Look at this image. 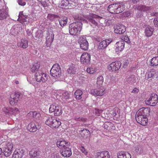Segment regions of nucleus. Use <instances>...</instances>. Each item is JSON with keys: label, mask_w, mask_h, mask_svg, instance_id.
I'll return each instance as SVG.
<instances>
[{"label": "nucleus", "mask_w": 158, "mask_h": 158, "mask_svg": "<svg viewBox=\"0 0 158 158\" xmlns=\"http://www.w3.org/2000/svg\"><path fill=\"white\" fill-rule=\"evenodd\" d=\"M158 97L157 94H153L145 100V104L148 105L155 106L158 102Z\"/></svg>", "instance_id": "nucleus-8"}, {"label": "nucleus", "mask_w": 158, "mask_h": 158, "mask_svg": "<svg viewBox=\"0 0 158 158\" xmlns=\"http://www.w3.org/2000/svg\"><path fill=\"white\" fill-rule=\"evenodd\" d=\"M17 45L23 48H26L28 46V41L25 38L22 39L18 43Z\"/></svg>", "instance_id": "nucleus-27"}, {"label": "nucleus", "mask_w": 158, "mask_h": 158, "mask_svg": "<svg viewBox=\"0 0 158 158\" xmlns=\"http://www.w3.org/2000/svg\"><path fill=\"white\" fill-rule=\"evenodd\" d=\"M68 21L67 18L65 17L59 21V23L61 27H63L66 25Z\"/></svg>", "instance_id": "nucleus-45"}, {"label": "nucleus", "mask_w": 158, "mask_h": 158, "mask_svg": "<svg viewBox=\"0 0 158 158\" xmlns=\"http://www.w3.org/2000/svg\"><path fill=\"white\" fill-rule=\"evenodd\" d=\"M112 39H107L103 40L100 43L98 46V49H103L106 48L107 46L112 42Z\"/></svg>", "instance_id": "nucleus-15"}, {"label": "nucleus", "mask_w": 158, "mask_h": 158, "mask_svg": "<svg viewBox=\"0 0 158 158\" xmlns=\"http://www.w3.org/2000/svg\"><path fill=\"white\" fill-rule=\"evenodd\" d=\"M54 34L52 31H49L47 34L46 43L48 46H50L54 38Z\"/></svg>", "instance_id": "nucleus-14"}, {"label": "nucleus", "mask_w": 158, "mask_h": 158, "mask_svg": "<svg viewBox=\"0 0 158 158\" xmlns=\"http://www.w3.org/2000/svg\"><path fill=\"white\" fill-rule=\"evenodd\" d=\"M20 96L19 93H15L14 96H11V98L10 100V103L11 105H16L19 100V98Z\"/></svg>", "instance_id": "nucleus-22"}, {"label": "nucleus", "mask_w": 158, "mask_h": 158, "mask_svg": "<svg viewBox=\"0 0 158 158\" xmlns=\"http://www.w3.org/2000/svg\"><path fill=\"white\" fill-rule=\"evenodd\" d=\"M82 23L77 22L70 24L69 25V32L70 35H77L80 34L82 28Z\"/></svg>", "instance_id": "nucleus-4"}, {"label": "nucleus", "mask_w": 158, "mask_h": 158, "mask_svg": "<svg viewBox=\"0 0 158 158\" xmlns=\"http://www.w3.org/2000/svg\"><path fill=\"white\" fill-rule=\"evenodd\" d=\"M11 108H8L6 107H4L2 109V111L5 113L6 114H11V112L10 109Z\"/></svg>", "instance_id": "nucleus-46"}, {"label": "nucleus", "mask_w": 158, "mask_h": 158, "mask_svg": "<svg viewBox=\"0 0 158 158\" xmlns=\"http://www.w3.org/2000/svg\"><path fill=\"white\" fill-rule=\"evenodd\" d=\"M85 18L88 20L91 23L94 25L96 26L97 24V23L93 19H100L102 18V17L93 13L89 14L88 15H87L85 17L81 15H79L77 16L76 17V19L80 20H82L84 23H87L88 21L85 19Z\"/></svg>", "instance_id": "nucleus-3"}, {"label": "nucleus", "mask_w": 158, "mask_h": 158, "mask_svg": "<svg viewBox=\"0 0 158 158\" xmlns=\"http://www.w3.org/2000/svg\"><path fill=\"white\" fill-rule=\"evenodd\" d=\"M69 4V2L68 0H63L59 5V6L65 7Z\"/></svg>", "instance_id": "nucleus-44"}, {"label": "nucleus", "mask_w": 158, "mask_h": 158, "mask_svg": "<svg viewBox=\"0 0 158 158\" xmlns=\"http://www.w3.org/2000/svg\"><path fill=\"white\" fill-rule=\"evenodd\" d=\"M139 91V89L136 88H135L133 89L132 92L135 93H137Z\"/></svg>", "instance_id": "nucleus-59"}, {"label": "nucleus", "mask_w": 158, "mask_h": 158, "mask_svg": "<svg viewBox=\"0 0 158 158\" xmlns=\"http://www.w3.org/2000/svg\"><path fill=\"white\" fill-rule=\"evenodd\" d=\"M24 151L23 149L16 150L14 152L12 158H22L23 155Z\"/></svg>", "instance_id": "nucleus-23"}, {"label": "nucleus", "mask_w": 158, "mask_h": 158, "mask_svg": "<svg viewBox=\"0 0 158 158\" xmlns=\"http://www.w3.org/2000/svg\"><path fill=\"white\" fill-rule=\"evenodd\" d=\"M158 73L154 69H151L149 70L145 75V77L147 80H151V78H153L156 74L157 75Z\"/></svg>", "instance_id": "nucleus-19"}, {"label": "nucleus", "mask_w": 158, "mask_h": 158, "mask_svg": "<svg viewBox=\"0 0 158 158\" xmlns=\"http://www.w3.org/2000/svg\"><path fill=\"white\" fill-rule=\"evenodd\" d=\"M50 158H62L60 156L59 153L57 152H55L53 153L51 157Z\"/></svg>", "instance_id": "nucleus-49"}, {"label": "nucleus", "mask_w": 158, "mask_h": 158, "mask_svg": "<svg viewBox=\"0 0 158 158\" xmlns=\"http://www.w3.org/2000/svg\"><path fill=\"white\" fill-rule=\"evenodd\" d=\"M95 114L97 116H100L101 114L103 111V110H101L95 109Z\"/></svg>", "instance_id": "nucleus-52"}, {"label": "nucleus", "mask_w": 158, "mask_h": 158, "mask_svg": "<svg viewBox=\"0 0 158 158\" xmlns=\"http://www.w3.org/2000/svg\"><path fill=\"white\" fill-rule=\"evenodd\" d=\"M87 72L90 74H93L96 71V70L95 65H93L89 67L86 69Z\"/></svg>", "instance_id": "nucleus-35"}, {"label": "nucleus", "mask_w": 158, "mask_h": 158, "mask_svg": "<svg viewBox=\"0 0 158 158\" xmlns=\"http://www.w3.org/2000/svg\"><path fill=\"white\" fill-rule=\"evenodd\" d=\"M133 149L135 152L139 154L143 152V149L140 145H135L134 146Z\"/></svg>", "instance_id": "nucleus-38"}, {"label": "nucleus", "mask_w": 158, "mask_h": 158, "mask_svg": "<svg viewBox=\"0 0 158 158\" xmlns=\"http://www.w3.org/2000/svg\"><path fill=\"white\" fill-rule=\"evenodd\" d=\"M125 4L123 2L111 4L108 7V11L113 14H118L123 12L125 10Z\"/></svg>", "instance_id": "nucleus-2"}, {"label": "nucleus", "mask_w": 158, "mask_h": 158, "mask_svg": "<svg viewBox=\"0 0 158 158\" xmlns=\"http://www.w3.org/2000/svg\"><path fill=\"white\" fill-rule=\"evenodd\" d=\"M14 82L16 84H18L19 83V81H17V80H15L14 81Z\"/></svg>", "instance_id": "nucleus-64"}, {"label": "nucleus", "mask_w": 158, "mask_h": 158, "mask_svg": "<svg viewBox=\"0 0 158 158\" xmlns=\"http://www.w3.org/2000/svg\"><path fill=\"white\" fill-rule=\"evenodd\" d=\"M109 152L107 151L98 152L96 155V158H110Z\"/></svg>", "instance_id": "nucleus-26"}, {"label": "nucleus", "mask_w": 158, "mask_h": 158, "mask_svg": "<svg viewBox=\"0 0 158 158\" xmlns=\"http://www.w3.org/2000/svg\"><path fill=\"white\" fill-rule=\"evenodd\" d=\"M80 121H82L83 122H85V119L84 118H80Z\"/></svg>", "instance_id": "nucleus-62"}, {"label": "nucleus", "mask_w": 158, "mask_h": 158, "mask_svg": "<svg viewBox=\"0 0 158 158\" xmlns=\"http://www.w3.org/2000/svg\"><path fill=\"white\" fill-rule=\"evenodd\" d=\"M79 43L80 48L82 49L86 50L88 49L89 44L85 37L82 36L80 37Z\"/></svg>", "instance_id": "nucleus-12"}, {"label": "nucleus", "mask_w": 158, "mask_h": 158, "mask_svg": "<svg viewBox=\"0 0 158 158\" xmlns=\"http://www.w3.org/2000/svg\"><path fill=\"white\" fill-rule=\"evenodd\" d=\"M80 150L85 155H86L88 154V152L87 150L84 148L83 146H81L80 148Z\"/></svg>", "instance_id": "nucleus-54"}, {"label": "nucleus", "mask_w": 158, "mask_h": 158, "mask_svg": "<svg viewBox=\"0 0 158 158\" xmlns=\"http://www.w3.org/2000/svg\"><path fill=\"white\" fill-rule=\"evenodd\" d=\"M10 110H11V114L15 115L19 114V109L17 108H11Z\"/></svg>", "instance_id": "nucleus-47"}, {"label": "nucleus", "mask_w": 158, "mask_h": 158, "mask_svg": "<svg viewBox=\"0 0 158 158\" xmlns=\"http://www.w3.org/2000/svg\"><path fill=\"white\" fill-rule=\"evenodd\" d=\"M150 109L142 107L139 109L136 114L137 122L143 126H146L148 122L147 116L149 115Z\"/></svg>", "instance_id": "nucleus-1"}, {"label": "nucleus", "mask_w": 158, "mask_h": 158, "mask_svg": "<svg viewBox=\"0 0 158 158\" xmlns=\"http://www.w3.org/2000/svg\"><path fill=\"white\" fill-rule=\"evenodd\" d=\"M123 15L125 17H128L130 16L131 15V13H130V12L128 11H127L125 12H124L123 13Z\"/></svg>", "instance_id": "nucleus-58"}, {"label": "nucleus", "mask_w": 158, "mask_h": 158, "mask_svg": "<svg viewBox=\"0 0 158 158\" xmlns=\"http://www.w3.org/2000/svg\"><path fill=\"white\" fill-rule=\"evenodd\" d=\"M69 142L63 140H59L56 143L57 146L60 149L65 148L66 146L69 145Z\"/></svg>", "instance_id": "nucleus-28"}, {"label": "nucleus", "mask_w": 158, "mask_h": 158, "mask_svg": "<svg viewBox=\"0 0 158 158\" xmlns=\"http://www.w3.org/2000/svg\"><path fill=\"white\" fill-rule=\"evenodd\" d=\"M103 82V77L102 76H100L96 79V84L98 87L102 85Z\"/></svg>", "instance_id": "nucleus-36"}, {"label": "nucleus", "mask_w": 158, "mask_h": 158, "mask_svg": "<svg viewBox=\"0 0 158 158\" xmlns=\"http://www.w3.org/2000/svg\"><path fill=\"white\" fill-rule=\"evenodd\" d=\"M40 66V64L39 62L35 63L32 65L31 68V70L32 72H36L39 71L38 70Z\"/></svg>", "instance_id": "nucleus-34"}, {"label": "nucleus", "mask_w": 158, "mask_h": 158, "mask_svg": "<svg viewBox=\"0 0 158 158\" xmlns=\"http://www.w3.org/2000/svg\"><path fill=\"white\" fill-rule=\"evenodd\" d=\"M35 77L36 80L40 82H45L48 80V77L47 74L41 70H39L35 72Z\"/></svg>", "instance_id": "nucleus-7"}, {"label": "nucleus", "mask_w": 158, "mask_h": 158, "mask_svg": "<svg viewBox=\"0 0 158 158\" xmlns=\"http://www.w3.org/2000/svg\"><path fill=\"white\" fill-rule=\"evenodd\" d=\"M121 63L119 61H116L112 62L107 67L109 71L111 72L118 71L120 68Z\"/></svg>", "instance_id": "nucleus-10"}, {"label": "nucleus", "mask_w": 158, "mask_h": 158, "mask_svg": "<svg viewBox=\"0 0 158 158\" xmlns=\"http://www.w3.org/2000/svg\"><path fill=\"white\" fill-rule=\"evenodd\" d=\"M117 157L118 158H131V156L129 153L124 151H121L118 152Z\"/></svg>", "instance_id": "nucleus-25"}, {"label": "nucleus", "mask_w": 158, "mask_h": 158, "mask_svg": "<svg viewBox=\"0 0 158 158\" xmlns=\"http://www.w3.org/2000/svg\"><path fill=\"white\" fill-rule=\"evenodd\" d=\"M58 105L55 103H53L49 107V110L50 113H53L56 109L57 108V106H58Z\"/></svg>", "instance_id": "nucleus-42"}, {"label": "nucleus", "mask_w": 158, "mask_h": 158, "mask_svg": "<svg viewBox=\"0 0 158 158\" xmlns=\"http://www.w3.org/2000/svg\"><path fill=\"white\" fill-rule=\"evenodd\" d=\"M121 41H123L124 42H125L127 43H129L130 42V40L127 36L125 35L122 37Z\"/></svg>", "instance_id": "nucleus-51"}, {"label": "nucleus", "mask_w": 158, "mask_h": 158, "mask_svg": "<svg viewBox=\"0 0 158 158\" xmlns=\"http://www.w3.org/2000/svg\"><path fill=\"white\" fill-rule=\"evenodd\" d=\"M105 89L102 88L92 89L90 90V94L95 96H102L105 93Z\"/></svg>", "instance_id": "nucleus-13"}, {"label": "nucleus", "mask_w": 158, "mask_h": 158, "mask_svg": "<svg viewBox=\"0 0 158 158\" xmlns=\"http://www.w3.org/2000/svg\"><path fill=\"white\" fill-rule=\"evenodd\" d=\"M72 153L71 149L69 147H66L61 152L62 155L65 157H69L71 156Z\"/></svg>", "instance_id": "nucleus-30"}, {"label": "nucleus", "mask_w": 158, "mask_h": 158, "mask_svg": "<svg viewBox=\"0 0 158 158\" xmlns=\"http://www.w3.org/2000/svg\"><path fill=\"white\" fill-rule=\"evenodd\" d=\"M90 55L87 52L83 53L81 57L80 61L81 63L86 65L89 64L90 62Z\"/></svg>", "instance_id": "nucleus-11"}, {"label": "nucleus", "mask_w": 158, "mask_h": 158, "mask_svg": "<svg viewBox=\"0 0 158 158\" xmlns=\"http://www.w3.org/2000/svg\"><path fill=\"white\" fill-rule=\"evenodd\" d=\"M18 2L19 5L22 6H24L26 4V3L23 0H18Z\"/></svg>", "instance_id": "nucleus-56"}, {"label": "nucleus", "mask_w": 158, "mask_h": 158, "mask_svg": "<svg viewBox=\"0 0 158 158\" xmlns=\"http://www.w3.org/2000/svg\"><path fill=\"white\" fill-rule=\"evenodd\" d=\"M13 147V144L11 142L7 141L5 143L4 146L3 153L6 156H10L11 154L12 149Z\"/></svg>", "instance_id": "nucleus-9"}, {"label": "nucleus", "mask_w": 158, "mask_h": 158, "mask_svg": "<svg viewBox=\"0 0 158 158\" xmlns=\"http://www.w3.org/2000/svg\"><path fill=\"white\" fill-rule=\"evenodd\" d=\"M36 113L34 117L35 118L36 120L40 119L41 118V115L40 113H37V112L35 111Z\"/></svg>", "instance_id": "nucleus-55"}, {"label": "nucleus", "mask_w": 158, "mask_h": 158, "mask_svg": "<svg viewBox=\"0 0 158 158\" xmlns=\"http://www.w3.org/2000/svg\"><path fill=\"white\" fill-rule=\"evenodd\" d=\"M151 65L152 66L158 65V56L154 57L151 59Z\"/></svg>", "instance_id": "nucleus-39"}, {"label": "nucleus", "mask_w": 158, "mask_h": 158, "mask_svg": "<svg viewBox=\"0 0 158 158\" xmlns=\"http://www.w3.org/2000/svg\"><path fill=\"white\" fill-rule=\"evenodd\" d=\"M42 6L44 7L45 6L46 2L43 1L40 2Z\"/></svg>", "instance_id": "nucleus-61"}, {"label": "nucleus", "mask_w": 158, "mask_h": 158, "mask_svg": "<svg viewBox=\"0 0 158 158\" xmlns=\"http://www.w3.org/2000/svg\"><path fill=\"white\" fill-rule=\"evenodd\" d=\"M50 72L51 75L56 79L60 78L61 75V71L58 64H54Z\"/></svg>", "instance_id": "nucleus-6"}, {"label": "nucleus", "mask_w": 158, "mask_h": 158, "mask_svg": "<svg viewBox=\"0 0 158 158\" xmlns=\"http://www.w3.org/2000/svg\"><path fill=\"white\" fill-rule=\"evenodd\" d=\"M39 154L38 151L36 149H32L29 153L30 155L32 157H36Z\"/></svg>", "instance_id": "nucleus-41"}, {"label": "nucleus", "mask_w": 158, "mask_h": 158, "mask_svg": "<svg viewBox=\"0 0 158 158\" xmlns=\"http://www.w3.org/2000/svg\"><path fill=\"white\" fill-rule=\"evenodd\" d=\"M152 15H154L156 17L158 16V13H153L152 14Z\"/></svg>", "instance_id": "nucleus-63"}, {"label": "nucleus", "mask_w": 158, "mask_h": 158, "mask_svg": "<svg viewBox=\"0 0 158 158\" xmlns=\"http://www.w3.org/2000/svg\"><path fill=\"white\" fill-rule=\"evenodd\" d=\"M26 31L27 34L28 35H31V31H29L28 29H27L26 30Z\"/></svg>", "instance_id": "nucleus-60"}, {"label": "nucleus", "mask_w": 158, "mask_h": 158, "mask_svg": "<svg viewBox=\"0 0 158 158\" xmlns=\"http://www.w3.org/2000/svg\"><path fill=\"white\" fill-rule=\"evenodd\" d=\"M57 15L50 14H48L47 16L48 19L51 21L53 20L55 18H57Z\"/></svg>", "instance_id": "nucleus-48"}, {"label": "nucleus", "mask_w": 158, "mask_h": 158, "mask_svg": "<svg viewBox=\"0 0 158 158\" xmlns=\"http://www.w3.org/2000/svg\"><path fill=\"white\" fill-rule=\"evenodd\" d=\"M55 116H59L61 115L63 113L61 107L59 106H57V108L53 112Z\"/></svg>", "instance_id": "nucleus-37"}, {"label": "nucleus", "mask_w": 158, "mask_h": 158, "mask_svg": "<svg viewBox=\"0 0 158 158\" xmlns=\"http://www.w3.org/2000/svg\"><path fill=\"white\" fill-rule=\"evenodd\" d=\"M153 23L156 26L158 27V17L155 18L153 20Z\"/></svg>", "instance_id": "nucleus-57"}, {"label": "nucleus", "mask_w": 158, "mask_h": 158, "mask_svg": "<svg viewBox=\"0 0 158 158\" xmlns=\"http://www.w3.org/2000/svg\"><path fill=\"white\" fill-rule=\"evenodd\" d=\"M127 81L129 83H134L136 81V78L134 75H132L129 77L127 79Z\"/></svg>", "instance_id": "nucleus-43"}, {"label": "nucleus", "mask_w": 158, "mask_h": 158, "mask_svg": "<svg viewBox=\"0 0 158 158\" xmlns=\"http://www.w3.org/2000/svg\"><path fill=\"white\" fill-rule=\"evenodd\" d=\"M38 123L36 121H32L31 122L28 126V129L31 132H34L37 130V127Z\"/></svg>", "instance_id": "nucleus-18"}, {"label": "nucleus", "mask_w": 158, "mask_h": 158, "mask_svg": "<svg viewBox=\"0 0 158 158\" xmlns=\"http://www.w3.org/2000/svg\"><path fill=\"white\" fill-rule=\"evenodd\" d=\"M18 28L17 26H13L11 29V31L13 33H12V35H15L18 33V31L17 28Z\"/></svg>", "instance_id": "nucleus-50"}, {"label": "nucleus", "mask_w": 158, "mask_h": 158, "mask_svg": "<svg viewBox=\"0 0 158 158\" xmlns=\"http://www.w3.org/2000/svg\"><path fill=\"white\" fill-rule=\"evenodd\" d=\"M154 28L149 25L145 27L144 33L146 36L147 37L151 36L153 33Z\"/></svg>", "instance_id": "nucleus-21"}, {"label": "nucleus", "mask_w": 158, "mask_h": 158, "mask_svg": "<svg viewBox=\"0 0 158 158\" xmlns=\"http://www.w3.org/2000/svg\"><path fill=\"white\" fill-rule=\"evenodd\" d=\"M27 19H28L27 15H23L22 12H19L18 21H20L22 24H25V23L27 22Z\"/></svg>", "instance_id": "nucleus-29"}, {"label": "nucleus", "mask_w": 158, "mask_h": 158, "mask_svg": "<svg viewBox=\"0 0 158 158\" xmlns=\"http://www.w3.org/2000/svg\"><path fill=\"white\" fill-rule=\"evenodd\" d=\"M35 111H30L27 114V116L29 118H34L35 114Z\"/></svg>", "instance_id": "nucleus-53"}, {"label": "nucleus", "mask_w": 158, "mask_h": 158, "mask_svg": "<svg viewBox=\"0 0 158 158\" xmlns=\"http://www.w3.org/2000/svg\"><path fill=\"white\" fill-rule=\"evenodd\" d=\"M126 30V27L123 25L117 26L114 27V32L117 34H122L125 32Z\"/></svg>", "instance_id": "nucleus-16"}, {"label": "nucleus", "mask_w": 158, "mask_h": 158, "mask_svg": "<svg viewBox=\"0 0 158 158\" xmlns=\"http://www.w3.org/2000/svg\"><path fill=\"white\" fill-rule=\"evenodd\" d=\"M45 124L52 128H57L60 125L61 123L60 119L50 116L45 121Z\"/></svg>", "instance_id": "nucleus-5"}, {"label": "nucleus", "mask_w": 158, "mask_h": 158, "mask_svg": "<svg viewBox=\"0 0 158 158\" xmlns=\"http://www.w3.org/2000/svg\"><path fill=\"white\" fill-rule=\"evenodd\" d=\"M75 98L80 100L82 98L83 92L80 89H78L74 93Z\"/></svg>", "instance_id": "nucleus-32"}, {"label": "nucleus", "mask_w": 158, "mask_h": 158, "mask_svg": "<svg viewBox=\"0 0 158 158\" xmlns=\"http://www.w3.org/2000/svg\"><path fill=\"white\" fill-rule=\"evenodd\" d=\"M80 131L81 132V135L83 138H87L90 136V132L86 129L81 130Z\"/></svg>", "instance_id": "nucleus-33"}, {"label": "nucleus", "mask_w": 158, "mask_h": 158, "mask_svg": "<svg viewBox=\"0 0 158 158\" xmlns=\"http://www.w3.org/2000/svg\"><path fill=\"white\" fill-rule=\"evenodd\" d=\"M5 8L0 9V21L6 19L8 16V10Z\"/></svg>", "instance_id": "nucleus-17"}, {"label": "nucleus", "mask_w": 158, "mask_h": 158, "mask_svg": "<svg viewBox=\"0 0 158 158\" xmlns=\"http://www.w3.org/2000/svg\"><path fill=\"white\" fill-rule=\"evenodd\" d=\"M60 93L59 95H56V98L57 99H60L58 96L60 97L64 101H65L64 99H68L69 97V95L68 92L64 91H60Z\"/></svg>", "instance_id": "nucleus-24"}, {"label": "nucleus", "mask_w": 158, "mask_h": 158, "mask_svg": "<svg viewBox=\"0 0 158 158\" xmlns=\"http://www.w3.org/2000/svg\"><path fill=\"white\" fill-rule=\"evenodd\" d=\"M77 68L75 65L73 64H71L69 68L68 69L67 73L70 74H74L76 73Z\"/></svg>", "instance_id": "nucleus-31"}, {"label": "nucleus", "mask_w": 158, "mask_h": 158, "mask_svg": "<svg viewBox=\"0 0 158 158\" xmlns=\"http://www.w3.org/2000/svg\"><path fill=\"white\" fill-rule=\"evenodd\" d=\"M125 43L123 41H119L115 44V50L116 52L122 51L124 48Z\"/></svg>", "instance_id": "nucleus-20"}, {"label": "nucleus", "mask_w": 158, "mask_h": 158, "mask_svg": "<svg viewBox=\"0 0 158 158\" xmlns=\"http://www.w3.org/2000/svg\"><path fill=\"white\" fill-rule=\"evenodd\" d=\"M137 9L141 11H147L150 9L149 7L146 6H145L140 5L138 6Z\"/></svg>", "instance_id": "nucleus-40"}]
</instances>
